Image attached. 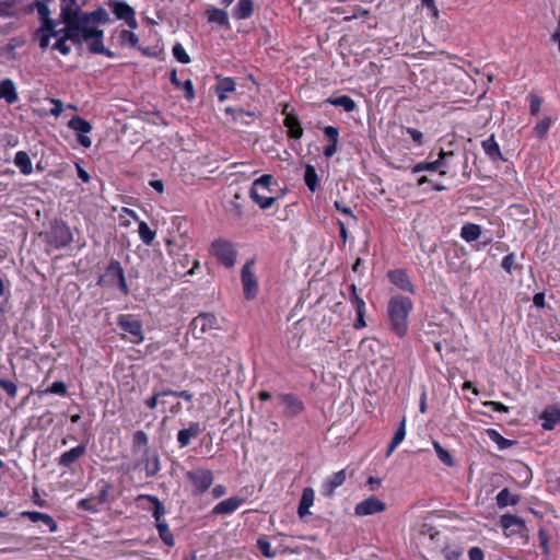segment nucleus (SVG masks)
Wrapping results in <instances>:
<instances>
[{"label":"nucleus","instance_id":"nucleus-1","mask_svg":"<svg viewBox=\"0 0 560 560\" xmlns=\"http://www.w3.org/2000/svg\"><path fill=\"white\" fill-rule=\"evenodd\" d=\"M72 25V27H61L60 30H56L51 24H48L50 33L40 38V48H47L50 39L54 38L55 43L51 46L52 49L58 50L63 56H67L71 51L70 45L67 44L68 40H71L74 44L86 42L89 43V48L92 52L105 55L109 58L115 57V54L106 49L103 45L104 33L102 30L88 26L85 21Z\"/></svg>","mask_w":560,"mask_h":560},{"label":"nucleus","instance_id":"nucleus-2","mask_svg":"<svg viewBox=\"0 0 560 560\" xmlns=\"http://www.w3.org/2000/svg\"><path fill=\"white\" fill-rule=\"evenodd\" d=\"M413 310V303L410 298L400 294L392 295L387 302V319L390 330L399 338L406 336L408 331V316Z\"/></svg>","mask_w":560,"mask_h":560},{"label":"nucleus","instance_id":"nucleus-3","mask_svg":"<svg viewBox=\"0 0 560 560\" xmlns=\"http://www.w3.org/2000/svg\"><path fill=\"white\" fill-rule=\"evenodd\" d=\"M60 16L63 21L62 27H72V24H77L79 22H86V25L90 27H96L97 23H107L109 21V15L105 9H97L91 13H80L78 9L72 8L71 5H62Z\"/></svg>","mask_w":560,"mask_h":560},{"label":"nucleus","instance_id":"nucleus-4","mask_svg":"<svg viewBox=\"0 0 560 560\" xmlns=\"http://www.w3.org/2000/svg\"><path fill=\"white\" fill-rule=\"evenodd\" d=\"M499 525L505 537H517L521 539L523 545H527L529 542V528L522 517L515 514L505 513L500 516Z\"/></svg>","mask_w":560,"mask_h":560},{"label":"nucleus","instance_id":"nucleus-5","mask_svg":"<svg viewBox=\"0 0 560 560\" xmlns=\"http://www.w3.org/2000/svg\"><path fill=\"white\" fill-rule=\"evenodd\" d=\"M272 179L271 175L265 174L254 180L249 190L250 198L264 210L271 208L276 201L275 197L266 195L270 191Z\"/></svg>","mask_w":560,"mask_h":560},{"label":"nucleus","instance_id":"nucleus-6","mask_svg":"<svg viewBox=\"0 0 560 560\" xmlns=\"http://www.w3.org/2000/svg\"><path fill=\"white\" fill-rule=\"evenodd\" d=\"M441 163L440 175L448 173L456 175L458 166L462 165L465 171L468 167V156L465 151H444L439 152Z\"/></svg>","mask_w":560,"mask_h":560},{"label":"nucleus","instance_id":"nucleus-7","mask_svg":"<svg viewBox=\"0 0 560 560\" xmlns=\"http://www.w3.org/2000/svg\"><path fill=\"white\" fill-rule=\"evenodd\" d=\"M187 481L192 486L195 494L205 493L213 482V474L210 469L198 467L185 474Z\"/></svg>","mask_w":560,"mask_h":560},{"label":"nucleus","instance_id":"nucleus-8","mask_svg":"<svg viewBox=\"0 0 560 560\" xmlns=\"http://www.w3.org/2000/svg\"><path fill=\"white\" fill-rule=\"evenodd\" d=\"M101 281L108 285H116L124 295L129 294V288L126 282L125 272L119 261L112 260L105 269Z\"/></svg>","mask_w":560,"mask_h":560},{"label":"nucleus","instance_id":"nucleus-9","mask_svg":"<svg viewBox=\"0 0 560 560\" xmlns=\"http://www.w3.org/2000/svg\"><path fill=\"white\" fill-rule=\"evenodd\" d=\"M117 325L122 331L131 336L130 341L132 343L139 345L143 341L142 324L135 315H119L117 318Z\"/></svg>","mask_w":560,"mask_h":560},{"label":"nucleus","instance_id":"nucleus-10","mask_svg":"<svg viewBox=\"0 0 560 560\" xmlns=\"http://www.w3.org/2000/svg\"><path fill=\"white\" fill-rule=\"evenodd\" d=\"M211 250L222 265L228 268L234 266L236 260V250L230 242L217 240L212 243Z\"/></svg>","mask_w":560,"mask_h":560},{"label":"nucleus","instance_id":"nucleus-11","mask_svg":"<svg viewBox=\"0 0 560 560\" xmlns=\"http://www.w3.org/2000/svg\"><path fill=\"white\" fill-rule=\"evenodd\" d=\"M68 127L75 131L78 142L85 149H89L92 145V140L88 136L92 131V125L83 119L80 116H73L69 122Z\"/></svg>","mask_w":560,"mask_h":560},{"label":"nucleus","instance_id":"nucleus-12","mask_svg":"<svg viewBox=\"0 0 560 560\" xmlns=\"http://www.w3.org/2000/svg\"><path fill=\"white\" fill-rule=\"evenodd\" d=\"M219 328V320L213 314L202 313L196 316L191 322V329L194 335L200 337V335L209 332Z\"/></svg>","mask_w":560,"mask_h":560},{"label":"nucleus","instance_id":"nucleus-13","mask_svg":"<svg viewBox=\"0 0 560 560\" xmlns=\"http://www.w3.org/2000/svg\"><path fill=\"white\" fill-rule=\"evenodd\" d=\"M387 279L397 289L413 294L416 292L411 277L406 269H395L387 272Z\"/></svg>","mask_w":560,"mask_h":560},{"label":"nucleus","instance_id":"nucleus-14","mask_svg":"<svg viewBox=\"0 0 560 560\" xmlns=\"http://www.w3.org/2000/svg\"><path fill=\"white\" fill-rule=\"evenodd\" d=\"M252 266L253 261L246 262L242 268L241 275L244 294L247 300L254 299L258 291V282L252 270Z\"/></svg>","mask_w":560,"mask_h":560},{"label":"nucleus","instance_id":"nucleus-15","mask_svg":"<svg viewBox=\"0 0 560 560\" xmlns=\"http://www.w3.org/2000/svg\"><path fill=\"white\" fill-rule=\"evenodd\" d=\"M36 9L40 18L43 19V26L38 31V42L40 43V38L50 33L48 24H51L56 30H60L63 26L62 18L60 16V21H55L49 19V10L47 4L44 1H38L36 3Z\"/></svg>","mask_w":560,"mask_h":560},{"label":"nucleus","instance_id":"nucleus-16","mask_svg":"<svg viewBox=\"0 0 560 560\" xmlns=\"http://www.w3.org/2000/svg\"><path fill=\"white\" fill-rule=\"evenodd\" d=\"M384 510V504L375 497H370L358 503L354 511L359 516L372 515Z\"/></svg>","mask_w":560,"mask_h":560},{"label":"nucleus","instance_id":"nucleus-17","mask_svg":"<svg viewBox=\"0 0 560 560\" xmlns=\"http://www.w3.org/2000/svg\"><path fill=\"white\" fill-rule=\"evenodd\" d=\"M281 402L284 405V415L289 418L295 417L304 409L303 402L291 394H283L280 396Z\"/></svg>","mask_w":560,"mask_h":560},{"label":"nucleus","instance_id":"nucleus-18","mask_svg":"<svg viewBox=\"0 0 560 560\" xmlns=\"http://www.w3.org/2000/svg\"><path fill=\"white\" fill-rule=\"evenodd\" d=\"M346 481V471L339 470L328 477L322 485V494L324 497L332 495L334 491Z\"/></svg>","mask_w":560,"mask_h":560},{"label":"nucleus","instance_id":"nucleus-19","mask_svg":"<svg viewBox=\"0 0 560 560\" xmlns=\"http://www.w3.org/2000/svg\"><path fill=\"white\" fill-rule=\"evenodd\" d=\"M244 503V499L238 497H231L221 502H219L213 509L212 513L215 515H226L235 512L242 504Z\"/></svg>","mask_w":560,"mask_h":560},{"label":"nucleus","instance_id":"nucleus-20","mask_svg":"<svg viewBox=\"0 0 560 560\" xmlns=\"http://www.w3.org/2000/svg\"><path fill=\"white\" fill-rule=\"evenodd\" d=\"M0 100H4L9 105L19 101L16 85L11 79H3L0 82Z\"/></svg>","mask_w":560,"mask_h":560},{"label":"nucleus","instance_id":"nucleus-21","mask_svg":"<svg viewBox=\"0 0 560 560\" xmlns=\"http://www.w3.org/2000/svg\"><path fill=\"white\" fill-rule=\"evenodd\" d=\"M481 147L486 155L493 162L505 161V158L501 153L500 145L497 142L493 135L486 140L481 141Z\"/></svg>","mask_w":560,"mask_h":560},{"label":"nucleus","instance_id":"nucleus-22","mask_svg":"<svg viewBox=\"0 0 560 560\" xmlns=\"http://www.w3.org/2000/svg\"><path fill=\"white\" fill-rule=\"evenodd\" d=\"M113 12L117 19L125 20L130 27L135 28L137 26L135 11L127 3L116 2L114 4Z\"/></svg>","mask_w":560,"mask_h":560},{"label":"nucleus","instance_id":"nucleus-23","mask_svg":"<svg viewBox=\"0 0 560 560\" xmlns=\"http://www.w3.org/2000/svg\"><path fill=\"white\" fill-rule=\"evenodd\" d=\"M288 105L284 106L283 114L285 118L283 120V125L288 128V136L293 139H300L303 136V128L298 119V117L293 114L287 113Z\"/></svg>","mask_w":560,"mask_h":560},{"label":"nucleus","instance_id":"nucleus-24","mask_svg":"<svg viewBox=\"0 0 560 560\" xmlns=\"http://www.w3.org/2000/svg\"><path fill=\"white\" fill-rule=\"evenodd\" d=\"M201 432V428L198 422H190L189 427L178 431L177 442L180 447L189 445L191 439H196Z\"/></svg>","mask_w":560,"mask_h":560},{"label":"nucleus","instance_id":"nucleus-25","mask_svg":"<svg viewBox=\"0 0 560 560\" xmlns=\"http://www.w3.org/2000/svg\"><path fill=\"white\" fill-rule=\"evenodd\" d=\"M22 516L27 517L33 523L42 522L48 527L50 533H55L58 528L56 521L49 514L37 511H25L22 513Z\"/></svg>","mask_w":560,"mask_h":560},{"label":"nucleus","instance_id":"nucleus-26","mask_svg":"<svg viewBox=\"0 0 560 560\" xmlns=\"http://www.w3.org/2000/svg\"><path fill=\"white\" fill-rule=\"evenodd\" d=\"M315 499V492L313 488L306 487L303 489L302 497L299 503L298 514L301 518L310 515V508L313 505Z\"/></svg>","mask_w":560,"mask_h":560},{"label":"nucleus","instance_id":"nucleus-27","mask_svg":"<svg viewBox=\"0 0 560 560\" xmlns=\"http://www.w3.org/2000/svg\"><path fill=\"white\" fill-rule=\"evenodd\" d=\"M350 291H351L350 299H351V302L353 303V305H354V307L357 310V314H358V319H357V323L354 324V327L360 329V328L365 327V322H364V318H363L365 303L358 295L357 288H355L354 284L350 285Z\"/></svg>","mask_w":560,"mask_h":560},{"label":"nucleus","instance_id":"nucleus-28","mask_svg":"<svg viewBox=\"0 0 560 560\" xmlns=\"http://www.w3.org/2000/svg\"><path fill=\"white\" fill-rule=\"evenodd\" d=\"M85 453L84 445H78L65 453L58 459V464L62 467H70L74 464L80 457H82Z\"/></svg>","mask_w":560,"mask_h":560},{"label":"nucleus","instance_id":"nucleus-29","mask_svg":"<svg viewBox=\"0 0 560 560\" xmlns=\"http://www.w3.org/2000/svg\"><path fill=\"white\" fill-rule=\"evenodd\" d=\"M54 237L57 247H66L72 242V234L67 224L56 225L54 229Z\"/></svg>","mask_w":560,"mask_h":560},{"label":"nucleus","instance_id":"nucleus-30","mask_svg":"<svg viewBox=\"0 0 560 560\" xmlns=\"http://www.w3.org/2000/svg\"><path fill=\"white\" fill-rule=\"evenodd\" d=\"M482 234V229L479 224H476V223H465L462 228H460V237L467 242V243H472V242H476L477 240L480 238Z\"/></svg>","mask_w":560,"mask_h":560},{"label":"nucleus","instance_id":"nucleus-31","mask_svg":"<svg viewBox=\"0 0 560 560\" xmlns=\"http://www.w3.org/2000/svg\"><path fill=\"white\" fill-rule=\"evenodd\" d=\"M520 500V494L512 493L509 488H503L495 497V503L499 509L516 505Z\"/></svg>","mask_w":560,"mask_h":560},{"label":"nucleus","instance_id":"nucleus-32","mask_svg":"<svg viewBox=\"0 0 560 560\" xmlns=\"http://www.w3.org/2000/svg\"><path fill=\"white\" fill-rule=\"evenodd\" d=\"M144 455L143 467L147 476H155L161 469L159 455L155 452H149L148 450Z\"/></svg>","mask_w":560,"mask_h":560},{"label":"nucleus","instance_id":"nucleus-33","mask_svg":"<svg viewBox=\"0 0 560 560\" xmlns=\"http://www.w3.org/2000/svg\"><path fill=\"white\" fill-rule=\"evenodd\" d=\"M400 136L406 140V135L409 136V138L411 139V142L415 147H421L423 144V139H424V136L423 133L419 130V129H416V128H409V127H397ZM396 130V127L393 126L392 127V131L394 132Z\"/></svg>","mask_w":560,"mask_h":560},{"label":"nucleus","instance_id":"nucleus-34","mask_svg":"<svg viewBox=\"0 0 560 560\" xmlns=\"http://www.w3.org/2000/svg\"><path fill=\"white\" fill-rule=\"evenodd\" d=\"M487 436L497 444L500 451L506 450L512 445L516 444L517 441L505 439L498 430L495 429H487Z\"/></svg>","mask_w":560,"mask_h":560},{"label":"nucleus","instance_id":"nucleus-35","mask_svg":"<svg viewBox=\"0 0 560 560\" xmlns=\"http://www.w3.org/2000/svg\"><path fill=\"white\" fill-rule=\"evenodd\" d=\"M235 81L232 78H219L217 84V95L220 102H224L226 100V93L233 92L235 90Z\"/></svg>","mask_w":560,"mask_h":560},{"label":"nucleus","instance_id":"nucleus-36","mask_svg":"<svg viewBox=\"0 0 560 560\" xmlns=\"http://www.w3.org/2000/svg\"><path fill=\"white\" fill-rule=\"evenodd\" d=\"M207 16L210 23H215L226 27L230 26L228 13L222 9L210 7L207 9Z\"/></svg>","mask_w":560,"mask_h":560},{"label":"nucleus","instance_id":"nucleus-37","mask_svg":"<svg viewBox=\"0 0 560 560\" xmlns=\"http://www.w3.org/2000/svg\"><path fill=\"white\" fill-rule=\"evenodd\" d=\"M14 164L24 175H30L33 172L32 161L25 151L16 152Z\"/></svg>","mask_w":560,"mask_h":560},{"label":"nucleus","instance_id":"nucleus-38","mask_svg":"<svg viewBox=\"0 0 560 560\" xmlns=\"http://www.w3.org/2000/svg\"><path fill=\"white\" fill-rule=\"evenodd\" d=\"M253 13V0H238L233 10V15L237 20L248 19Z\"/></svg>","mask_w":560,"mask_h":560},{"label":"nucleus","instance_id":"nucleus-39","mask_svg":"<svg viewBox=\"0 0 560 560\" xmlns=\"http://www.w3.org/2000/svg\"><path fill=\"white\" fill-rule=\"evenodd\" d=\"M541 419L544 420L542 428L545 430H552L560 422V409L553 408L544 411Z\"/></svg>","mask_w":560,"mask_h":560},{"label":"nucleus","instance_id":"nucleus-40","mask_svg":"<svg viewBox=\"0 0 560 560\" xmlns=\"http://www.w3.org/2000/svg\"><path fill=\"white\" fill-rule=\"evenodd\" d=\"M406 436V419L402 418L400 421L389 446L387 447V457L392 454V452L404 441Z\"/></svg>","mask_w":560,"mask_h":560},{"label":"nucleus","instance_id":"nucleus-41","mask_svg":"<svg viewBox=\"0 0 560 560\" xmlns=\"http://www.w3.org/2000/svg\"><path fill=\"white\" fill-rule=\"evenodd\" d=\"M304 182L307 188L314 192L318 188V175L313 165L307 164L304 172Z\"/></svg>","mask_w":560,"mask_h":560},{"label":"nucleus","instance_id":"nucleus-42","mask_svg":"<svg viewBox=\"0 0 560 560\" xmlns=\"http://www.w3.org/2000/svg\"><path fill=\"white\" fill-rule=\"evenodd\" d=\"M327 102L334 106L342 107L346 112H352L355 108L354 101L347 95L330 97Z\"/></svg>","mask_w":560,"mask_h":560},{"label":"nucleus","instance_id":"nucleus-43","mask_svg":"<svg viewBox=\"0 0 560 560\" xmlns=\"http://www.w3.org/2000/svg\"><path fill=\"white\" fill-rule=\"evenodd\" d=\"M138 233L141 238V241L145 245H151L152 242L155 238V232L150 229V226L147 224V222L141 221L139 223Z\"/></svg>","mask_w":560,"mask_h":560},{"label":"nucleus","instance_id":"nucleus-44","mask_svg":"<svg viewBox=\"0 0 560 560\" xmlns=\"http://www.w3.org/2000/svg\"><path fill=\"white\" fill-rule=\"evenodd\" d=\"M156 528L159 530V535L161 537V539L163 540L164 544H166L167 546H173L174 545V537L168 528V525L166 523V521H161V522H156Z\"/></svg>","mask_w":560,"mask_h":560},{"label":"nucleus","instance_id":"nucleus-45","mask_svg":"<svg viewBox=\"0 0 560 560\" xmlns=\"http://www.w3.org/2000/svg\"><path fill=\"white\" fill-rule=\"evenodd\" d=\"M433 448L439 459L446 466H454V459L448 451H446L438 441L433 442Z\"/></svg>","mask_w":560,"mask_h":560},{"label":"nucleus","instance_id":"nucleus-46","mask_svg":"<svg viewBox=\"0 0 560 560\" xmlns=\"http://www.w3.org/2000/svg\"><path fill=\"white\" fill-rule=\"evenodd\" d=\"M441 171V163L440 159L438 158L435 161L432 162H419L417 163L412 168V173H420L423 171Z\"/></svg>","mask_w":560,"mask_h":560},{"label":"nucleus","instance_id":"nucleus-47","mask_svg":"<svg viewBox=\"0 0 560 560\" xmlns=\"http://www.w3.org/2000/svg\"><path fill=\"white\" fill-rule=\"evenodd\" d=\"M550 126L551 119L549 117H546L538 121L534 128L536 136L540 139L545 138L548 130L550 129Z\"/></svg>","mask_w":560,"mask_h":560},{"label":"nucleus","instance_id":"nucleus-48","mask_svg":"<svg viewBox=\"0 0 560 560\" xmlns=\"http://www.w3.org/2000/svg\"><path fill=\"white\" fill-rule=\"evenodd\" d=\"M173 56L180 63H189L190 62V57L186 52V50L183 47V45L179 44V43L174 45V47H173Z\"/></svg>","mask_w":560,"mask_h":560},{"label":"nucleus","instance_id":"nucleus-49","mask_svg":"<svg viewBox=\"0 0 560 560\" xmlns=\"http://www.w3.org/2000/svg\"><path fill=\"white\" fill-rule=\"evenodd\" d=\"M257 547L259 551L267 558H273L277 555V552L271 548L270 542L266 538H259L257 540Z\"/></svg>","mask_w":560,"mask_h":560},{"label":"nucleus","instance_id":"nucleus-50","mask_svg":"<svg viewBox=\"0 0 560 560\" xmlns=\"http://www.w3.org/2000/svg\"><path fill=\"white\" fill-rule=\"evenodd\" d=\"M538 539H539V547L541 548V552L545 556L549 555V535L548 532L540 527L538 530Z\"/></svg>","mask_w":560,"mask_h":560},{"label":"nucleus","instance_id":"nucleus-51","mask_svg":"<svg viewBox=\"0 0 560 560\" xmlns=\"http://www.w3.org/2000/svg\"><path fill=\"white\" fill-rule=\"evenodd\" d=\"M168 394H170V389L154 392L152 397L144 400V404L147 405L148 408L153 410L158 407L160 397L168 396Z\"/></svg>","mask_w":560,"mask_h":560},{"label":"nucleus","instance_id":"nucleus-52","mask_svg":"<svg viewBox=\"0 0 560 560\" xmlns=\"http://www.w3.org/2000/svg\"><path fill=\"white\" fill-rule=\"evenodd\" d=\"M154 503L153 517L156 522L164 521L165 508L155 497H148Z\"/></svg>","mask_w":560,"mask_h":560},{"label":"nucleus","instance_id":"nucleus-53","mask_svg":"<svg viewBox=\"0 0 560 560\" xmlns=\"http://www.w3.org/2000/svg\"><path fill=\"white\" fill-rule=\"evenodd\" d=\"M501 267L508 272L512 273L513 270L517 269V264L515 262V255L513 253L508 254L503 257L501 261Z\"/></svg>","mask_w":560,"mask_h":560},{"label":"nucleus","instance_id":"nucleus-54","mask_svg":"<svg viewBox=\"0 0 560 560\" xmlns=\"http://www.w3.org/2000/svg\"><path fill=\"white\" fill-rule=\"evenodd\" d=\"M530 114L536 116L540 112L542 98L534 93L528 95Z\"/></svg>","mask_w":560,"mask_h":560},{"label":"nucleus","instance_id":"nucleus-55","mask_svg":"<svg viewBox=\"0 0 560 560\" xmlns=\"http://www.w3.org/2000/svg\"><path fill=\"white\" fill-rule=\"evenodd\" d=\"M443 555L446 560H460L463 552L457 547L446 546L443 548Z\"/></svg>","mask_w":560,"mask_h":560},{"label":"nucleus","instance_id":"nucleus-56","mask_svg":"<svg viewBox=\"0 0 560 560\" xmlns=\"http://www.w3.org/2000/svg\"><path fill=\"white\" fill-rule=\"evenodd\" d=\"M148 443H149V436L144 431L139 430L133 434V438H132L133 447L147 446Z\"/></svg>","mask_w":560,"mask_h":560},{"label":"nucleus","instance_id":"nucleus-57","mask_svg":"<svg viewBox=\"0 0 560 560\" xmlns=\"http://www.w3.org/2000/svg\"><path fill=\"white\" fill-rule=\"evenodd\" d=\"M78 506L82 510L96 513L100 511V504L93 502L92 499H82L79 501Z\"/></svg>","mask_w":560,"mask_h":560},{"label":"nucleus","instance_id":"nucleus-58","mask_svg":"<svg viewBox=\"0 0 560 560\" xmlns=\"http://www.w3.org/2000/svg\"><path fill=\"white\" fill-rule=\"evenodd\" d=\"M451 255H453V257L455 258H459L462 255H463V249L462 248H454L452 250H448L446 253V261H447V268L450 271H458V266H454L453 262L450 260L451 258Z\"/></svg>","mask_w":560,"mask_h":560},{"label":"nucleus","instance_id":"nucleus-59","mask_svg":"<svg viewBox=\"0 0 560 560\" xmlns=\"http://www.w3.org/2000/svg\"><path fill=\"white\" fill-rule=\"evenodd\" d=\"M46 392L50 393V394H56V395L65 396L67 394V386L61 381L54 382L51 384V386L49 388H47Z\"/></svg>","mask_w":560,"mask_h":560},{"label":"nucleus","instance_id":"nucleus-60","mask_svg":"<svg viewBox=\"0 0 560 560\" xmlns=\"http://www.w3.org/2000/svg\"><path fill=\"white\" fill-rule=\"evenodd\" d=\"M0 387L4 389L9 396H16L18 387L13 382L0 378Z\"/></svg>","mask_w":560,"mask_h":560},{"label":"nucleus","instance_id":"nucleus-61","mask_svg":"<svg viewBox=\"0 0 560 560\" xmlns=\"http://www.w3.org/2000/svg\"><path fill=\"white\" fill-rule=\"evenodd\" d=\"M334 206H335V208H336L338 211L342 212V213L347 217V219H348L349 221H350V220H352V221H354V220H355L354 215L352 214V210H351V208H350L349 206H346L343 202H341V201H339V200H336V201L334 202Z\"/></svg>","mask_w":560,"mask_h":560},{"label":"nucleus","instance_id":"nucleus-62","mask_svg":"<svg viewBox=\"0 0 560 560\" xmlns=\"http://www.w3.org/2000/svg\"><path fill=\"white\" fill-rule=\"evenodd\" d=\"M324 135L329 142L338 143L339 131L336 127L327 126L324 128Z\"/></svg>","mask_w":560,"mask_h":560},{"label":"nucleus","instance_id":"nucleus-63","mask_svg":"<svg viewBox=\"0 0 560 560\" xmlns=\"http://www.w3.org/2000/svg\"><path fill=\"white\" fill-rule=\"evenodd\" d=\"M120 39L122 42H128L131 46H136L138 44V36L131 31H121Z\"/></svg>","mask_w":560,"mask_h":560},{"label":"nucleus","instance_id":"nucleus-64","mask_svg":"<svg viewBox=\"0 0 560 560\" xmlns=\"http://www.w3.org/2000/svg\"><path fill=\"white\" fill-rule=\"evenodd\" d=\"M469 560H485V552L480 547H471L468 550Z\"/></svg>","mask_w":560,"mask_h":560}]
</instances>
